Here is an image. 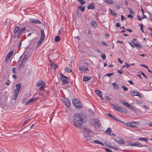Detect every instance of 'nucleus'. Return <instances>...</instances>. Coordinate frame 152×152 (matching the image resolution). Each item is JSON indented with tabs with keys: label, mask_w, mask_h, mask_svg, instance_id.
I'll use <instances>...</instances> for the list:
<instances>
[{
	"label": "nucleus",
	"mask_w": 152,
	"mask_h": 152,
	"mask_svg": "<svg viewBox=\"0 0 152 152\" xmlns=\"http://www.w3.org/2000/svg\"><path fill=\"white\" fill-rule=\"evenodd\" d=\"M116 26L117 27H119L120 26V25L119 23H117L116 24Z\"/></svg>",
	"instance_id": "nucleus-63"
},
{
	"label": "nucleus",
	"mask_w": 152,
	"mask_h": 152,
	"mask_svg": "<svg viewBox=\"0 0 152 152\" xmlns=\"http://www.w3.org/2000/svg\"><path fill=\"white\" fill-rule=\"evenodd\" d=\"M90 132V130L88 128H85L83 131V134L85 136V135H89V133Z\"/></svg>",
	"instance_id": "nucleus-14"
},
{
	"label": "nucleus",
	"mask_w": 152,
	"mask_h": 152,
	"mask_svg": "<svg viewBox=\"0 0 152 152\" xmlns=\"http://www.w3.org/2000/svg\"><path fill=\"white\" fill-rule=\"evenodd\" d=\"M101 57L104 60L106 58V55L104 53H102L101 54Z\"/></svg>",
	"instance_id": "nucleus-40"
},
{
	"label": "nucleus",
	"mask_w": 152,
	"mask_h": 152,
	"mask_svg": "<svg viewBox=\"0 0 152 152\" xmlns=\"http://www.w3.org/2000/svg\"><path fill=\"white\" fill-rule=\"evenodd\" d=\"M37 100V98H33L30 99L27 102L25 103L26 105H28L29 104L32 103L33 102H35Z\"/></svg>",
	"instance_id": "nucleus-12"
},
{
	"label": "nucleus",
	"mask_w": 152,
	"mask_h": 152,
	"mask_svg": "<svg viewBox=\"0 0 152 152\" xmlns=\"http://www.w3.org/2000/svg\"><path fill=\"white\" fill-rule=\"evenodd\" d=\"M22 40H21V41H20V42L19 43V44L18 45V48H19L20 47L21 45L22 44Z\"/></svg>",
	"instance_id": "nucleus-59"
},
{
	"label": "nucleus",
	"mask_w": 152,
	"mask_h": 152,
	"mask_svg": "<svg viewBox=\"0 0 152 152\" xmlns=\"http://www.w3.org/2000/svg\"><path fill=\"white\" fill-rule=\"evenodd\" d=\"M148 13L150 15V17L149 18L150 20L152 22V16H151V15L150 12H148Z\"/></svg>",
	"instance_id": "nucleus-62"
},
{
	"label": "nucleus",
	"mask_w": 152,
	"mask_h": 152,
	"mask_svg": "<svg viewBox=\"0 0 152 152\" xmlns=\"http://www.w3.org/2000/svg\"><path fill=\"white\" fill-rule=\"evenodd\" d=\"M64 70L65 72L68 73H70L72 71V70L68 67H66Z\"/></svg>",
	"instance_id": "nucleus-29"
},
{
	"label": "nucleus",
	"mask_w": 152,
	"mask_h": 152,
	"mask_svg": "<svg viewBox=\"0 0 152 152\" xmlns=\"http://www.w3.org/2000/svg\"><path fill=\"white\" fill-rule=\"evenodd\" d=\"M130 93L131 94H133V95L135 96H137L140 97H141V94L140 93L137 92L135 91H132V90L130 91Z\"/></svg>",
	"instance_id": "nucleus-13"
},
{
	"label": "nucleus",
	"mask_w": 152,
	"mask_h": 152,
	"mask_svg": "<svg viewBox=\"0 0 152 152\" xmlns=\"http://www.w3.org/2000/svg\"><path fill=\"white\" fill-rule=\"evenodd\" d=\"M44 40V39H41V38H40L38 42H37V45L39 46L40 45L42 42H43V41Z\"/></svg>",
	"instance_id": "nucleus-30"
},
{
	"label": "nucleus",
	"mask_w": 152,
	"mask_h": 152,
	"mask_svg": "<svg viewBox=\"0 0 152 152\" xmlns=\"http://www.w3.org/2000/svg\"><path fill=\"white\" fill-rule=\"evenodd\" d=\"M101 43L102 44L106 46H107V44L106 42H104V41H101Z\"/></svg>",
	"instance_id": "nucleus-61"
},
{
	"label": "nucleus",
	"mask_w": 152,
	"mask_h": 152,
	"mask_svg": "<svg viewBox=\"0 0 152 152\" xmlns=\"http://www.w3.org/2000/svg\"><path fill=\"white\" fill-rule=\"evenodd\" d=\"M25 66V64L23 63H21L20 66L19 68H23V67Z\"/></svg>",
	"instance_id": "nucleus-49"
},
{
	"label": "nucleus",
	"mask_w": 152,
	"mask_h": 152,
	"mask_svg": "<svg viewBox=\"0 0 152 152\" xmlns=\"http://www.w3.org/2000/svg\"><path fill=\"white\" fill-rule=\"evenodd\" d=\"M127 145L132 146H137L139 147L145 146L144 145L142 146L141 143H139L137 142H136L134 143H132L131 142H129L128 143Z\"/></svg>",
	"instance_id": "nucleus-6"
},
{
	"label": "nucleus",
	"mask_w": 152,
	"mask_h": 152,
	"mask_svg": "<svg viewBox=\"0 0 152 152\" xmlns=\"http://www.w3.org/2000/svg\"><path fill=\"white\" fill-rule=\"evenodd\" d=\"M141 10H142V15L143 16V17L142 16V19H144L146 18V16L144 14V11L142 8H141Z\"/></svg>",
	"instance_id": "nucleus-35"
},
{
	"label": "nucleus",
	"mask_w": 152,
	"mask_h": 152,
	"mask_svg": "<svg viewBox=\"0 0 152 152\" xmlns=\"http://www.w3.org/2000/svg\"><path fill=\"white\" fill-rule=\"evenodd\" d=\"M93 142L94 143L100 144L102 146L104 145V143L103 142H99L98 140H96L94 141L93 140Z\"/></svg>",
	"instance_id": "nucleus-23"
},
{
	"label": "nucleus",
	"mask_w": 152,
	"mask_h": 152,
	"mask_svg": "<svg viewBox=\"0 0 152 152\" xmlns=\"http://www.w3.org/2000/svg\"><path fill=\"white\" fill-rule=\"evenodd\" d=\"M116 142L120 144H123L125 143V141H116Z\"/></svg>",
	"instance_id": "nucleus-36"
},
{
	"label": "nucleus",
	"mask_w": 152,
	"mask_h": 152,
	"mask_svg": "<svg viewBox=\"0 0 152 152\" xmlns=\"http://www.w3.org/2000/svg\"><path fill=\"white\" fill-rule=\"evenodd\" d=\"M134 41H136V39H133L132 41V44H133L135 46L137 47V48H141L142 46L141 44L138 42H137V43H134Z\"/></svg>",
	"instance_id": "nucleus-10"
},
{
	"label": "nucleus",
	"mask_w": 152,
	"mask_h": 152,
	"mask_svg": "<svg viewBox=\"0 0 152 152\" xmlns=\"http://www.w3.org/2000/svg\"><path fill=\"white\" fill-rule=\"evenodd\" d=\"M127 17L129 18H130L132 19H133V16L131 15V14L128 15Z\"/></svg>",
	"instance_id": "nucleus-54"
},
{
	"label": "nucleus",
	"mask_w": 152,
	"mask_h": 152,
	"mask_svg": "<svg viewBox=\"0 0 152 152\" xmlns=\"http://www.w3.org/2000/svg\"><path fill=\"white\" fill-rule=\"evenodd\" d=\"M13 54V52L11 51L8 54L7 56V59H10Z\"/></svg>",
	"instance_id": "nucleus-26"
},
{
	"label": "nucleus",
	"mask_w": 152,
	"mask_h": 152,
	"mask_svg": "<svg viewBox=\"0 0 152 152\" xmlns=\"http://www.w3.org/2000/svg\"><path fill=\"white\" fill-rule=\"evenodd\" d=\"M119 101L121 103L124 104L126 107L128 105L127 104H129L128 103H127V102H126L123 99H119Z\"/></svg>",
	"instance_id": "nucleus-18"
},
{
	"label": "nucleus",
	"mask_w": 152,
	"mask_h": 152,
	"mask_svg": "<svg viewBox=\"0 0 152 152\" xmlns=\"http://www.w3.org/2000/svg\"><path fill=\"white\" fill-rule=\"evenodd\" d=\"M20 29V27L19 26H16L13 30V32L14 34H16L17 33Z\"/></svg>",
	"instance_id": "nucleus-25"
},
{
	"label": "nucleus",
	"mask_w": 152,
	"mask_h": 152,
	"mask_svg": "<svg viewBox=\"0 0 152 152\" xmlns=\"http://www.w3.org/2000/svg\"><path fill=\"white\" fill-rule=\"evenodd\" d=\"M87 8L88 9H94L95 8L94 4L93 3H91L88 5Z\"/></svg>",
	"instance_id": "nucleus-19"
},
{
	"label": "nucleus",
	"mask_w": 152,
	"mask_h": 152,
	"mask_svg": "<svg viewBox=\"0 0 152 152\" xmlns=\"http://www.w3.org/2000/svg\"><path fill=\"white\" fill-rule=\"evenodd\" d=\"M12 70L13 71L12 72L14 74H16V72L15 71V67L12 68Z\"/></svg>",
	"instance_id": "nucleus-60"
},
{
	"label": "nucleus",
	"mask_w": 152,
	"mask_h": 152,
	"mask_svg": "<svg viewBox=\"0 0 152 152\" xmlns=\"http://www.w3.org/2000/svg\"><path fill=\"white\" fill-rule=\"evenodd\" d=\"M84 136L85 140L88 142H93V140L92 139L89 134L88 135H85V136Z\"/></svg>",
	"instance_id": "nucleus-8"
},
{
	"label": "nucleus",
	"mask_w": 152,
	"mask_h": 152,
	"mask_svg": "<svg viewBox=\"0 0 152 152\" xmlns=\"http://www.w3.org/2000/svg\"><path fill=\"white\" fill-rule=\"evenodd\" d=\"M125 64H126V67L127 68H129L130 66V65H129V64H128L127 63H125Z\"/></svg>",
	"instance_id": "nucleus-58"
},
{
	"label": "nucleus",
	"mask_w": 152,
	"mask_h": 152,
	"mask_svg": "<svg viewBox=\"0 0 152 152\" xmlns=\"http://www.w3.org/2000/svg\"><path fill=\"white\" fill-rule=\"evenodd\" d=\"M132 124V122H128L126 123V126H128L130 127Z\"/></svg>",
	"instance_id": "nucleus-50"
},
{
	"label": "nucleus",
	"mask_w": 152,
	"mask_h": 152,
	"mask_svg": "<svg viewBox=\"0 0 152 152\" xmlns=\"http://www.w3.org/2000/svg\"><path fill=\"white\" fill-rule=\"evenodd\" d=\"M22 32L19 30L18 32H17V38L18 39L20 37V36L21 35Z\"/></svg>",
	"instance_id": "nucleus-32"
},
{
	"label": "nucleus",
	"mask_w": 152,
	"mask_h": 152,
	"mask_svg": "<svg viewBox=\"0 0 152 152\" xmlns=\"http://www.w3.org/2000/svg\"><path fill=\"white\" fill-rule=\"evenodd\" d=\"M30 22L31 23H36V24H40L41 23V21L37 19H34L33 18H30Z\"/></svg>",
	"instance_id": "nucleus-9"
},
{
	"label": "nucleus",
	"mask_w": 152,
	"mask_h": 152,
	"mask_svg": "<svg viewBox=\"0 0 152 152\" xmlns=\"http://www.w3.org/2000/svg\"><path fill=\"white\" fill-rule=\"evenodd\" d=\"M73 119L72 124L73 125L77 128H79L83 123V119L80 115L76 113L73 116Z\"/></svg>",
	"instance_id": "nucleus-1"
},
{
	"label": "nucleus",
	"mask_w": 152,
	"mask_h": 152,
	"mask_svg": "<svg viewBox=\"0 0 152 152\" xmlns=\"http://www.w3.org/2000/svg\"><path fill=\"white\" fill-rule=\"evenodd\" d=\"M114 74V73L113 72L111 73H108L107 74L105 75L108 77H110L111 76L113 75Z\"/></svg>",
	"instance_id": "nucleus-47"
},
{
	"label": "nucleus",
	"mask_w": 152,
	"mask_h": 152,
	"mask_svg": "<svg viewBox=\"0 0 152 152\" xmlns=\"http://www.w3.org/2000/svg\"><path fill=\"white\" fill-rule=\"evenodd\" d=\"M43 83H44L42 81L40 80L37 83V86H41Z\"/></svg>",
	"instance_id": "nucleus-31"
},
{
	"label": "nucleus",
	"mask_w": 152,
	"mask_h": 152,
	"mask_svg": "<svg viewBox=\"0 0 152 152\" xmlns=\"http://www.w3.org/2000/svg\"><path fill=\"white\" fill-rule=\"evenodd\" d=\"M79 69L81 71H86V70H88L87 67L85 66H82L79 68Z\"/></svg>",
	"instance_id": "nucleus-20"
},
{
	"label": "nucleus",
	"mask_w": 152,
	"mask_h": 152,
	"mask_svg": "<svg viewBox=\"0 0 152 152\" xmlns=\"http://www.w3.org/2000/svg\"><path fill=\"white\" fill-rule=\"evenodd\" d=\"M118 61L121 64H122L123 63V61H121V58H118L117 59Z\"/></svg>",
	"instance_id": "nucleus-55"
},
{
	"label": "nucleus",
	"mask_w": 152,
	"mask_h": 152,
	"mask_svg": "<svg viewBox=\"0 0 152 152\" xmlns=\"http://www.w3.org/2000/svg\"><path fill=\"white\" fill-rule=\"evenodd\" d=\"M60 37L59 36H56L55 38V41L56 42H58L60 41Z\"/></svg>",
	"instance_id": "nucleus-33"
},
{
	"label": "nucleus",
	"mask_w": 152,
	"mask_h": 152,
	"mask_svg": "<svg viewBox=\"0 0 152 152\" xmlns=\"http://www.w3.org/2000/svg\"><path fill=\"white\" fill-rule=\"evenodd\" d=\"M111 105L117 111L121 112H125L126 110V109L123 107H120L117 104H112Z\"/></svg>",
	"instance_id": "nucleus-4"
},
{
	"label": "nucleus",
	"mask_w": 152,
	"mask_h": 152,
	"mask_svg": "<svg viewBox=\"0 0 152 152\" xmlns=\"http://www.w3.org/2000/svg\"><path fill=\"white\" fill-rule=\"evenodd\" d=\"M130 127L132 128H136L137 127V126H136L135 125H132V124Z\"/></svg>",
	"instance_id": "nucleus-64"
},
{
	"label": "nucleus",
	"mask_w": 152,
	"mask_h": 152,
	"mask_svg": "<svg viewBox=\"0 0 152 152\" xmlns=\"http://www.w3.org/2000/svg\"><path fill=\"white\" fill-rule=\"evenodd\" d=\"M50 65L52 67L54 68V69L55 70L56 69L57 67V66L56 64H55L54 62H52L51 60H50Z\"/></svg>",
	"instance_id": "nucleus-16"
},
{
	"label": "nucleus",
	"mask_w": 152,
	"mask_h": 152,
	"mask_svg": "<svg viewBox=\"0 0 152 152\" xmlns=\"http://www.w3.org/2000/svg\"><path fill=\"white\" fill-rule=\"evenodd\" d=\"M106 133L107 134H108L109 135H110L111 133L112 132V131L110 127H109L107 129L106 131Z\"/></svg>",
	"instance_id": "nucleus-24"
},
{
	"label": "nucleus",
	"mask_w": 152,
	"mask_h": 152,
	"mask_svg": "<svg viewBox=\"0 0 152 152\" xmlns=\"http://www.w3.org/2000/svg\"><path fill=\"white\" fill-rule=\"evenodd\" d=\"M72 102L73 104L77 108H82L81 103L77 99H72Z\"/></svg>",
	"instance_id": "nucleus-3"
},
{
	"label": "nucleus",
	"mask_w": 152,
	"mask_h": 152,
	"mask_svg": "<svg viewBox=\"0 0 152 152\" xmlns=\"http://www.w3.org/2000/svg\"><path fill=\"white\" fill-rule=\"evenodd\" d=\"M85 7H83V6H80L77 7V9L80 10H81L82 12H84L85 10Z\"/></svg>",
	"instance_id": "nucleus-28"
},
{
	"label": "nucleus",
	"mask_w": 152,
	"mask_h": 152,
	"mask_svg": "<svg viewBox=\"0 0 152 152\" xmlns=\"http://www.w3.org/2000/svg\"><path fill=\"white\" fill-rule=\"evenodd\" d=\"M45 84L44 83L41 85V86L40 88V90H42L45 87Z\"/></svg>",
	"instance_id": "nucleus-43"
},
{
	"label": "nucleus",
	"mask_w": 152,
	"mask_h": 152,
	"mask_svg": "<svg viewBox=\"0 0 152 152\" xmlns=\"http://www.w3.org/2000/svg\"><path fill=\"white\" fill-rule=\"evenodd\" d=\"M60 79L62 83L64 84H67L68 83V77L64 75L63 74H61L60 75Z\"/></svg>",
	"instance_id": "nucleus-5"
},
{
	"label": "nucleus",
	"mask_w": 152,
	"mask_h": 152,
	"mask_svg": "<svg viewBox=\"0 0 152 152\" xmlns=\"http://www.w3.org/2000/svg\"><path fill=\"white\" fill-rule=\"evenodd\" d=\"M112 85L114 88L116 89H119V86L116 83H113Z\"/></svg>",
	"instance_id": "nucleus-27"
},
{
	"label": "nucleus",
	"mask_w": 152,
	"mask_h": 152,
	"mask_svg": "<svg viewBox=\"0 0 152 152\" xmlns=\"http://www.w3.org/2000/svg\"><path fill=\"white\" fill-rule=\"evenodd\" d=\"M28 59V56L27 55H26L24 58H23V60L25 62H27Z\"/></svg>",
	"instance_id": "nucleus-34"
},
{
	"label": "nucleus",
	"mask_w": 152,
	"mask_h": 152,
	"mask_svg": "<svg viewBox=\"0 0 152 152\" xmlns=\"http://www.w3.org/2000/svg\"><path fill=\"white\" fill-rule=\"evenodd\" d=\"M110 147L116 150H117L118 149V148L117 146H110Z\"/></svg>",
	"instance_id": "nucleus-41"
},
{
	"label": "nucleus",
	"mask_w": 152,
	"mask_h": 152,
	"mask_svg": "<svg viewBox=\"0 0 152 152\" xmlns=\"http://www.w3.org/2000/svg\"><path fill=\"white\" fill-rule=\"evenodd\" d=\"M41 39H44L45 38V34L43 30H41Z\"/></svg>",
	"instance_id": "nucleus-22"
},
{
	"label": "nucleus",
	"mask_w": 152,
	"mask_h": 152,
	"mask_svg": "<svg viewBox=\"0 0 152 152\" xmlns=\"http://www.w3.org/2000/svg\"><path fill=\"white\" fill-rule=\"evenodd\" d=\"M128 10H129V12L130 14H134V12L130 8H128Z\"/></svg>",
	"instance_id": "nucleus-37"
},
{
	"label": "nucleus",
	"mask_w": 152,
	"mask_h": 152,
	"mask_svg": "<svg viewBox=\"0 0 152 152\" xmlns=\"http://www.w3.org/2000/svg\"><path fill=\"white\" fill-rule=\"evenodd\" d=\"M112 118L115 121H120L119 120L116 119V117L115 116L113 115V116L112 117Z\"/></svg>",
	"instance_id": "nucleus-51"
},
{
	"label": "nucleus",
	"mask_w": 152,
	"mask_h": 152,
	"mask_svg": "<svg viewBox=\"0 0 152 152\" xmlns=\"http://www.w3.org/2000/svg\"><path fill=\"white\" fill-rule=\"evenodd\" d=\"M91 121L94 122L95 124H97L98 126L99 127L101 126V123L99 120L98 119H93L91 120Z\"/></svg>",
	"instance_id": "nucleus-11"
},
{
	"label": "nucleus",
	"mask_w": 152,
	"mask_h": 152,
	"mask_svg": "<svg viewBox=\"0 0 152 152\" xmlns=\"http://www.w3.org/2000/svg\"><path fill=\"white\" fill-rule=\"evenodd\" d=\"M121 87L123 89V90L125 91H127L128 90V88L125 86H122Z\"/></svg>",
	"instance_id": "nucleus-45"
},
{
	"label": "nucleus",
	"mask_w": 152,
	"mask_h": 152,
	"mask_svg": "<svg viewBox=\"0 0 152 152\" xmlns=\"http://www.w3.org/2000/svg\"><path fill=\"white\" fill-rule=\"evenodd\" d=\"M112 0H106V2L109 4H111L113 3Z\"/></svg>",
	"instance_id": "nucleus-46"
},
{
	"label": "nucleus",
	"mask_w": 152,
	"mask_h": 152,
	"mask_svg": "<svg viewBox=\"0 0 152 152\" xmlns=\"http://www.w3.org/2000/svg\"><path fill=\"white\" fill-rule=\"evenodd\" d=\"M77 1L80 2V4L81 5L84 4L85 3V1L83 0H77Z\"/></svg>",
	"instance_id": "nucleus-39"
},
{
	"label": "nucleus",
	"mask_w": 152,
	"mask_h": 152,
	"mask_svg": "<svg viewBox=\"0 0 152 152\" xmlns=\"http://www.w3.org/2000/svg\"><path fill=\"white\" fill-rule=\"evenodd\" d=\"M105 150L107 152H111L112 151L111 150L108 148H105Z\"/></svg>",
	"instance_id": "nucleus-56"
},
{
	"label": "nucleus",
	"mask_w": 152,
	"mask_h": 152,
	"mask_svg": "<svg viewBox=\"0 0 152 152\" xmlns=\"http://www.w3.org/2000/svg\"><path fill=\"white\" fill-rule=\"evenodd\" d=\"M19 30L23 33L26 30V28L23 27L20 29H19Z\"/></svg>",
	"instance_id": "nucleus-48"
},
{
	"label": "nucleus",
	"mask_w": 152,
	"mask_h": 152,
	"mask_svg": "<svg viewBox=\"0 0 152 152\" xmlns=\"http://www.w3.org/2000/svg\"><path fill=\"white\" fill-rule=\"evenodd\" d=\"M139 140H142L143 141L147 142L149 140V139L146 137H140L139 138Z\"/></svg>",
	"instance_id": "nucleus-21"
},
{
	"label": "nucleus",
	"mask_w": 152,
	"mask_h": 152,
	"mask_svg": "<svg viewBox=\"0 0 152 152\" xmlns=\"http://www.w3.org/2000/svg\"><path fill=\"white\" fill-rule=\"evenodd\" d=\"M21 87V85L20 83H19L16 85V89L14 90L15 94L12 98L14 100H15L16 99L18 95Z\"/></svg>",
	"instance_id": "nucleus-2"
},
{
	"label": "nucleus",
	"mask_w": 152,
	"mask_h": 152,
	"mask_svg": "<svg viewBox=\"0 0 152 152\" xmlns=\"http://www.w3.org/2000/svg\"><path fill=\"white\" fill-rule=\"evenodd\" d=\"M63 102L65 105L68 107H69L71 104L70 102L67 98L64 99L63 100Z\"/></svg>",
	"instance_id": "nucleus-7"
},
{
	"label": "nucleus",
	"mask_w": 152,
	"mask_h": 152,
	"mask_svg": "<svg viewBox=\"0 0 152 152\" xmlns=\"http://www.w3.org/2000/svg\"><path fill=\"white\" fill-rule=\"evenodd\" d=\"M10 83V81L9 80H8L6 82L5 84L7 86H9Z\"/></svg>",
	"instance_id": "nucleus-53"
},
{
	"label": "nucleus",
	"mask_w": 152,
	"mask_h": 152,
	"mask_svg": "<svg viewBox=\"0 0 152 152\" xmlns=\"http://www.w3.org/2000/svg\"><path fill=\"white\" fill-rule=\"evenodd\" d=\"M91 77L89 76H84L83 78V80L84 81L86 82L90 80L91 79Z\"/></svg>",
	"instance_id": "nucleus-17"
},
{
	"label": "nucleus",
	"mask_w": 152,
	"mask_h": 152,
	"mask_svg": "<svg viewBox=\"0 0 152 152\" xmlns=\"http://www.w3.org/2000/svg\"><path fill=\"white\" fill-rule=\"evenodd\" d=\"M96 93L101 99H102V91L99 90H95Z\"/></svg>",
	"instance_id": "nucleus-15"
},
{
	"label": "nucleus",
	"mask_w": 152,
	"mask_h": 152,
	"mask_svg": "<svg viewBox=\"0 0 152 152\" xmlns=\"http://www.w3.org/2000/svg\"><path fill=\"white\" fill-rule=\"evenodd\" d=\"M110 12L113 15L116 16L117 15L112 10H110Z\"/></svg>",
	"instance_id": "nucleus-42"
},
{
	"label": "nucleus",
	"mask_w": 152,
	"mask_h": 152,
	"mask_svg": "<svg viewBox=\"0 0 152 152\" xmlns=\"http://www.w3.org/2000/svg\"><path fill=\"white\" fill-rule=\"evenodd\" d=\"M91 24L92 26H96V22L94 21H93L91 22Z\"/></svg>",
	"instance_id": "nucleus-44"
},
{
	"label": "nucleus",
	"mask_w": 152,
	"mask_h": 152,
	"mask_svg": "<svg viewBox=\"0 0 152 152\" xmlns=\"http://www.w3.org/2000/svg\"><path fill=\"white\" fill-rule=\"evenodd\" d=\"M140 66H143L144 67H145V68H146V69H148V67L147 66H146L145 65H144V64H141L140 65Z\"/></svg>",
	"instance_id": "nucleus-57"
},
{
	"label": "nucleus",
	"mask_w": 152,
	"mask_h": 152,
	"mask_svg": "<svg viewBox=\"0 0 152 152\" xmlns=\"http://www.w3.org/2000/svg\"><path fill=\"white\" fill-rule=\"evenodd\" d=\"M127 105H127V106L126 107H127L129 108L131 110H134V108L133 107H132L130 104H129Z\"/></svg>",
	"instance_id": "nucleus-38"
},
{
	"label": "nucleus",
	"mask_w": 152,
	"mask_h": 152,
	"mask_svg": "<svg viewBox=\"0 0 152 152\" xmlns=\"http://www.w3.org/2000/svg\"><path fill=\"white\" fill-rule=\"evenodd\" d=\"M140 72H141V74L143 76V77H145L146 79H147L148 77L146 76L145 74L143 72H142V71H140Z\"/></svg>",
	"instance_id": "nucleus-52"
}]
</instances>
